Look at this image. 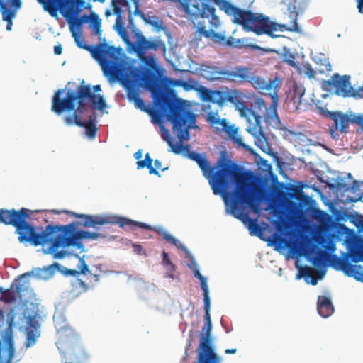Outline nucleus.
Listing matches in <instances>:
<instances>
[{
    "label": "nucleus",
    "mask_w": 363,
    "mask_h": 363,
    "mask_svg": "<svg viewBox=\"0 0 363 363\" xmlns=\"http://www.w3.org/2000/svg\"><path fill=\"white\" fill-rule=\"evenodd\" d=\"M333 263L334 265H337L347 276L354 277L357 279L359 276L362 275L361 266L350 264L346 258H341L333 255Z\"/></svg>",
    "instance_id": "nucleus-15"
},
{
    "label": "nucleus",
    "mask_w": 363,
    "mask_h": 363,
    "mask_svg": "<svg viewBox=\"0 0 363 363\" xmlns=\"http://www.w3.org/2000/svg\"><path fill=\"white\" fill-rule=\"evenodd\" d=\"M89 17L85 14L74 19L70 26L72 36L79 48L88 50L98 61L106 74L116 75L121 70L122 60L118 55L119 49L106 43H99L95 46L86 45L82 36L73 30L74 26L81 28L83 23L89 20Z\"/></svg>",
    "instance_id": "nucleus-7"
},
{
    "label": "nucleus",
    "mask_w": 363,
    "mask_h": 363,
    "mask_svg": "<svg viewBox=\"0 0 363 363\" xmlns=\"http://www.w3.org/2000/svg\"><path fill=\"white\" fill-rule=\"evenodd\" d=\"M300 273L306 278H311L312 279L311 283L312 285H315L317 284V279L315 277L317 272L314 268L305 266L300 269Z\"/></svg>",
    "instance_id": "nucleus-25"
},
{
    "label": "nucleus",
    "mask_w": 363,
    "mask_h": 363,
    "mask_svg": "<svg viewBox=\"0 0 363 363\" xmlns=\"http://www.w3.org/2000/svg\"><path fill=\"white\" fill-rule=\"evenodd\" d=\"M11 1H12V3H13V5L16 8L20 7V6H21V1L20 0H11Z\"/></svg>",
    "instance_id": "nucleus-49"
},
{
    "label": "nucleus",
    "mask_w": 363,
    "mask_h": 363,
    "mask_svg": "<svg viewBox=\"0 0 363 363\" xmlns=\"http://www.w3.org/2000/svg\"><path fill=\"white\" fill-rule=\"evenodd\" d=\"M135 250H139L141 249V246L140 245H136L135 246Z\"/></svg>",
    "instance_id": "nucleus-57"
},
{
    "label": "nucleus",
    "mask_w": 363,
    "mask_h": 363,
    "mask_svg": "<svg viewBox=\"0 0 363 363\" xmlns=\"http://www.w3.org/2000/svg\"><path fill=\"white\" fill-rule=\"evenodd\" d=\"M155 101L165 113L167 119L172 124L173 133L178 138V142L174 143L169 131L164 129L161 136L171 148V151L175 154H179L184 150H189V145H184V141L189 139V130L196 127V116L184 106V101L181 99H172L164 94L155 95Z\"/></svg>",
    "instance_id": "nucleus-6"
},
{
    "label": "nucleus",
    "mask_w": 363,
    "mask_h": 363,
    "mask_svg": "<svg viewBox=\"0 0 363 363\" xmlns=\"http://www.w3.org/2000/svg\"><path fill=\"white\" fill-rule=\"evenodd\" d=\"M318 262V259L317 258L314 259L313 264H317V262Z\"/></svg>",
    "instance_id": "nucleus-60"
},
{
    "label": "nucleus",
    "mask_w": 363,
    "mask_h": 363,
    "mask_svg": "<svg viewBox=\"0 0 363 363\" xmlns=\"http://www.w3.org/2000/svg\"><path fill=\"white\" fill-rule=\"evenodd\" d=\"M6 22H7L6 30H11V28H12V21H6Z\"/></svg>",
    "instance_id": "nucleus-54"
},
{
    "label": "nucleus",
    "mask_w": 363,
    "mask_h": 363,
    "mask_svg": "<svg viewBox=\"0 0 363 363\" xmlns=\"http://www.w3.org/2000/svg\"><path fill=\"white\" fill-rule=\"evenodd\" d=\"M191 345V340L189 341V343H188V346H187V348L186 349V350H187Z\"/></svg>",
    "instance_id": "nucleus-58"
},
{
    "label": "nucleus",
    "mask_w": 363,
    "mask_h": 363,
    "mask_svg": "<svg viewBox=\"0 0 363 363\" xmlns=\"http://www.w3.org/2000/svg\"><path fill=\"white\" fill-rule=\"evenodd\" d=\"M0 6L2 9V19L4 21H11L14 14L12 11L9 10L6 7V4L0 1Z\"/></svg>",
    "instance_id": "nucleus-30"
},
{
    "label": "nucleus",
    "mask_w": 363,
    "mask_h": 363,
    "mask_svg": "<svg viewBox=\"0 0 363 363\" xmlns=\"http://www.w3.org/2000/svg\"><path fill=\"white\" fill-rule=\"evenodd\" d=\"M226 15L231 17L232 22L241 26L246 32H252L257 35L266 34L274 37L273 32L277 30V25L269 17L250 10L237 7L227 0H213ZM182 6L189 20L196 28V40L202 37L214 42H223L225 37L216 32L221 26L220 18L216 13V9L204 2V0H184Z\"/></svg>",
    "instance_id": "nucleus-3"
},
{
    "label": "nucleus",
    "mask_w": 363,
    "mask_h": 363,
    "mask_svg": "<svg viewBox=\"0 0 363 363\" xmlns=\"http://www.w3.org/2000/svg\"><path fill=\"white\" fill-rule=\"evenodd\" d=\"M330 69H331L330 64L326 60H324V62H322L320 65V67L318 69V72L320 74H323L326 72L330 71Z\"/></svg>",
    "instance_id": "nucleus-37"
},
{
    "label": "nucleus",
    "mask_w": 363,
    "mask_h": 363,
    "mask_svg": "<svg viewBox=\"0 0 363 363\" xmlns=\"http://www.w3.org/2000/svg\"><path fill=\"white\" fill-rule=\"evenodd\" d=\"M137 167H138V169H143L144 167H147V164L146 161H144L143 160H138L137 162Z\"/></svg>",
    "instance_id": "nucleus-43"
},
{
    "label": "nucleus",
    "mask_w": 363,
    "mask_h": 363,
    "mask_svg": "<svg viewBox=\"0 0 363 363\" xmlns=\"http://www.w3.org/2000/svg\"><path fill=\"white\" fill-rule=\"evenodd\" d=\"M206 99L211 103L218 105L220 108L228 102L227 90H213L211 91L207 95Z\"/></svg>",
    "instance_id": "nucleus-22"
},
{
    "label": "nucleus",
    "mask_w": 363,
    "mask_h": 363,
    "mask_svg": "<svg viewBox=\"0 0 363 363\" xmlns=\"http://www.w3.org/2000/svg\"><path fill=\"white\" fill-rule=\"evenodd\" d=\"M319 109H320V112H321V113H323V108H320H320H319Z\"/></svg>",
    "instance_id": "nucleus-63"
},
{
    "label": "nucleus",
    "mask_w": 363,
    "mask_h": 363,
    "mask_svg": "<svg viewBox=\"0 0 363 363\" xmlns=\"http://www.w3.org/2000/svg\"><path fill=\"white\" fill-rule=\"evenodd\" d=\"M89 18L91 20L92 28H94L98 25H99V26H101V19L99 18V16L96 13H92L90 15Z\"/></svg>",
    "instance_id": "nucleus-39"
},
{
    "label": "nucleus",
    "mask_w": 363,
    "mask_h": 363,
    "mask_svg": "<svg viewBox=\"0 0 363 363\" xmlns=\"http://www.w3.org/2000/svg\"><path fill=\"white\" fill-rule=\"evenodd\" d=\"M40 325L36 318L33 315H30L27 320V329L39 330Z\"/></svg>",
    "instance_id": "nucleus-34"
},
{
    "label": "nucleus",
    "mask_w": 363,
    "mask_h": 363,
    "mask_svg": "<svg viewBox=\"0 0 363 363\" xmlns=\"http://www.w3.org/2000/svg\"><path fill=\"white\" fill-rule=\"evenodd\" d=\"M68 274L72 275V276H76L77 274H79V272L77 270H74V269H69L67 271Z\"/></svg>",
    "instance_id": "nucleus-50"
},
{
    "label": "nucleus",
    "mask_w": 363,
    "mask_h": 363,
    "mask_svg": "<svg viewBox=\"0 0 363 363\" xmlns=\"http://www.w3.org/2000/svg\"><path fill=\"white\" fill-rule=\"evenodd\" d=\"M326 115H329L334 121L336 130L339 128L342 133L347 132L349 124L351 123V117L340 112H328Z\"/></svg>",
    "instance_id": "nucleus-17"
},
{
    "label": "nucleus",
    "mask_w": 363,
    "mask_h": 363,
    "mask_svg": "<svg viewBox=\"0 0 363 363\" xmlns=\"http://www.w3.org/2000/svg\"><path fill=\"white\" fill-rule=\"evenodd\" d=\"M289 30L290 31H298V26L297 23H294V25L293 26V28H289Z\"/></svg>",
    "instance_id": "nucleus-51"
},
{
    "label": "nucleus",
    "mask_w": 363,
    "mask_h": 363,
    "mask_svg": "<svg viewBox=\"0 0 363 363\" xmlns=\"http://www.w3.org/2000/svg\"><path fill=\"white\" fill-rule=\"evenodd\" d=\"M134 157H135L136 160H140V159L142 157V150H138V151L134 154Z\"/></svg>",
    "instance_id": "nucleus-47"
},
{
    "label": "nucleus",
    "mask_w": 363,
    "mask_h": 363,
    "mask_svg": "<svg viewBox=\"0 0 363 363\" xmlns=\"http://www.w3.org/2000/svg\"><path fill=\"white\" fill-rule=\"evenodd\" d=\"M162 264L165 269L164 277L171 279L172 280L178 279L179 277L176 274L177 267L170 260L168 253L165 251H163L162 252Z\"/></svg>",
    "instance_id": "nucleus-21"
},
{
    "label": "nucleus",
    "mask_w": 363,
    "mask_h": 363,
    "mask_svg": "<svg viewBox=\"0 0 363 363\" xmlns=\"http://www.w3.org/2000/svg\"><path fill=\"white\" fill-rule=\"evenodd\" d=\"M93 90L94 92H98L101 91V86L100 85H95L93 86Z\"/></svg>",
    "instance_id": "nucleus-53"
},
{
    "label": "nucleus",
    "mask_w": 363,
    "mask_h": 363,
    "mask_svg": "<svg viewBox=\"0 0 363 363\" xmlns=\"http://www.w3.org/2000/svg\"><path fill=\"white\" fill-rule=\"evenodd\" d=\"M351 123L358 125L360 130H363V113L352 116Z\"/></svg>",
    "instance_id": "nucleus-35"
},
{
    "label": "nucleus",
    "mask_w": 363,
    "mask_h": 363,
    "mask_svg": "<svg viewBox=\"0 0 363 363\" xmlns=\"http://www.w3.org/2000/svg\"><path fill=\"white\" fill-rule=\"evenodd\" d=\"M28 275H29V273H25V274H22L21 277H26Z\"/></svg>",
    "instance_id": "nucleus-62"
},
{
    "label": "nucleus",
    "mask_w": 363,
    "mask_h": 363,
    "mask_svg": "<svg viewBox=\"0 0 363 363\" xmlns=\"http://www.w3.org/2000/svg\"><path fill=\"white\" fill-rule=\"evenodd\" d=\"M154 164H155V168L156 169H160L162 171H164V170L168 169V167L162 168V162H161V161H160L158 160H155Z\"/></svg>",
    "instance_id": "nucleus-42"
},
{
    "label": "nucleus",
    "mask_w": 363,
    "mask_h": 363,
    "mask_svg": "<svg viewBox=\"0 0 363 363\" xmlns=\"http://www.w3.org/2000/svg\"><path fill=\"white\" fill-rule=\"evenodd\" d=\"M140 96L137 89L133 85L127 86V98L129 101H133Z\"/></svg>",
    "instance_id": "nucleus-32"
},
{
    "label": "nucleus",
    "mask_w": 363,
    "mask_h": 363,
    "mask_svg": "<svg viewBox=\"0 0 363 363\" xmlns=\"http://www.w3.org/2000/svg\"><path fill=\"white\" fill-rule=\"evenodd\" d=\"M143 160L146 161L147 164V169H149V173L150 174H153L160 176L158 171L152 167V159L150 157L149 153L145 154V160Z\"/></svg>",
    "instance_id": "nucleus-33"
},
{
    "label": "nucleus",
    "mask_w": 363,
    "mask_h": 363,
    "mask_svg": "<svg viewBox=\"0 0 363 363\" xmlns=\"http://www.w3.org/2000/svg\"><path fill=\"white\" fill-rule=\"evenodd\" d=\"M304 72L309 78H314L315 77V71L311 67L309 64L304 67Z\"/></svg>",
    "instance_id": "nucleus-40"
},
{
    "label": "nucleus",
    "mask_w": 363,
    "mask_h": 363,
    "mask_svg": "<svg viewBox=\"0 0 363 363\" xmlns=\"http://www.w3.org/2000/svg\"><path fill=\"white\" fill-rule=\"evenodd\" d=\"M31 211L25 208L20 210L0 209V223L6 225H12L18 234L20 242H30L33 246H43L45 242L52 240V235L62 232L54 242V247L59 246H75L81 239L97 240L101 237L99 233L84 230H77V223L73 222L66 225L49 224L45 230L37 232L36 228L31 225L28 220L30 218Z\"/></svg>",
    "instance_id": "nucleus-4"
},
{
    "label": "nucleus",
    "mask_w": 363,
    "mask_h": 363,
    "mask_svg": "<svg viewBox=\"0 0 363 363\" xmlns=\"http://www.w3.org/2000/svg\"><path fill=\"white\" fill-rule=\"evenodd\" d=\"M363 186V182H359L358 181L353 182L352 186H351V191L353 193H356L357 191H359L358 193V198L354 200L356 201H363V191H361V186Z\"/></svg>",
    "instance_id": "nucleus-31"
},
{
    "label": "nucleus",
    "mask_w": 363,
    "mask_h": 363,
    "mask_svg": "<svg viewBox=\"0 0 363 363\" xmlns=\"http://www.w3.org/2000/svg\"><path fill=\"white\" fill-rule=\"evenodd\" d=\"M3 291H5L1 287H0V293L2 294Z\"/></svg>",
    "instance_id": "nucleus-61"
},
{
    "label": "nucleus",
    "mask_w": 363,
    "mask_h": 363,
    "mask_svg": "<svg viewBox=\"0 0 363 363\" xmlns=\"http://www.w3.org/2000/svg\"><path fill=\"white\" fill-rule=\"evenodd\" d=\"M65 89H58L52 99L51 110L57 115H61L64 111H72L69 116L63 118L66 125L70 126L74 124L86 129V135L89 138H94L97 128L95 123V116L90 117L88 121H82L81 115L90 106L94 110H104L106 103L103 96L96 94L91 91L89 85L80 84L76 89L67 90L65 96L62 99L61 95Z\"/></svg>",
    "instance_id": "nucleus-5"
},
{
    "label": "nucleus",
    "mask_w": 363,
    "mask_h": 363,
    "mask_svg": "<svg viewBox=\"0 0 363 363\" xmlns=\"http://www.w3.org/2000/svg\"><path fill=\"white\" fill-rule=\"evenodd\" d=\"M201 77L211 82H229L237 84L250 83L252 86L270 97L272 101L267 106L265 101L255 96L252 102V108L245 104V94L239 89H227L228 102L232 104L238 111L241 117L248 122L246 130L255 139V145L262 148L267 145V138L262 130V119L269 125L278 126L280 120L277 113L278 91L281 82L278 77L265 81L260 77L255 76L252 69L248 67L237 66L228 70L219 66L209 64H201L198 69Z\"/></svg>",
    "instance_id": "nucleus-1"
},
{
    "label": "nucleus",
    "mask_w": 363,
    "mask_h": 363,
    "mask_svg": "<svg viewBox=\"0 0 363 363\" xmlns=\"http://www.w3.org/2000/svg\"><path fill=\"white\" fill-rule=\"evenodd\" d=\"M287 62L291 65H294V61H290V60H288Z\"/></svg>",
    "instance_id": "nucleus-59"
},
{
    "label": "nucleus",
    "mask_w": 363,
    "mask_h": 363,
    "mask_svg": "<svg viewBox=\"0 0 363 363\" xmlns=\"http://www.w3.org/2000/svg\"><path fill=\"white\" fill-rule=\"evenodd\" d=\"M40 335L39 330L26 329V347L33 346Z\"/></svg>",
    "instance_id": "nucleus-26"
},
{
    "label": "nucleus",
    "mask_w": 363,
    "mask_h": 363,
    "mask_svg": "<svg viewBox=\"0 0 363 363\" xmlns=\"http://www.w3.org/2000/svg\"><path fill=\"white\" fill-rule=\"evenodd\" d=\"M252 49H255V50H264V49H263L262 48H261L260 46H258L257 45H250Z\"/></svg>",
    "instance_id": "nucleus-52"
},
{
    "label": "nucleus",
    "mask_w": 363,
    "mask_h": 363,
    "mask_svg": "<svg viewBox=\"0 0 363 363\" xmlns=\"http://www.w3.org/2000/svg\"><path fill=\"white\" fill-rule=\"evenodd\" d=\"M323 86L325 89H335V93L342 97H357L358 91L353 89L350 83L349 75H340L334 74L330 79L323 82Z\"/></svg>",
    "instance_id": "nucleus-10"
},
{
    "label": "nucleus",
    "mask_w": 363,
    "mask_h": 363,
    "mask_svg": "<svg viewBox=\"0 0 363 363\" xmlns=\"http://www.w3.org/2000/svg\"><path fill=\"white\" fill-rule=\"evenodd\" d=\"M135 106L140 109L141 111L150 113V110L147 109L145 106V104L143 101V100L139 96L138 98H136L135 100L133 101Z\"/></svg>",
    "instance_id": "nucleus-36"
},
{
    "label": "nucleus",
    "mask_w": 363,
    "mask_h": 363,
    "mask_svg": "<svg viewBox=\"0 0 363 363\" xmlns=\"http://www.w3.org/2000/svg\"><path fill=\"white\" fill-rule=\"evenodd\" d=\"M340 231L345 235V242L349 248L352 261L355 263L363 262V238L344 225L340 226Z\"/></svg>",
    "instance_id": "nucleus-12"
},
{
    "label": "nucleus",
    "mask_w": 363,
    "mask_h": 363,
    "mask_svg": "<svg viewBox=\"0 0 363 363\" xmlns=\"http://www.w3.org/2000/svg\"><path fill=\"white\" fill-rule=\"evenodd\" d=\"M211 300L209 295L203 296L205 311L204 325L199 334V344L196 349L197 359L195 363H220L221 359L215 352L211 337L212 324L210 315Z\"/></svg>",
    "instance_id": "nucleus-9"
},
{
    "label": "nucleus",
    "mask_w": 363,
    "mask_h": 363,
    "mask_svg": "<svg viewBox=\"0 0 363 363\" xmlns=\"http://www.w3.org/2000/svg\"><path fill=\"white\" fill-rule=\"evenodd\" d=\"M357 1L358 11L361 13H363V0H357Z\"/></svg>",
    "instance_id": "nucleus-45"
},
{
    "label": "nucleus",
    "mask_w": 363,
    "mask_h": 363,
    "mask_svg": "<svg viewBox=\"0 0 363 363\" xmlns=\"http://www.w3.org/2000/svg\"><path fill=\"white\" fill-rule=\"evenodd\" d=\"M329 249H330V251H334L335 250V245L334 244L330 245Z\"/></svg>",
    "instance_id": "nucleus-55"
},
{
    "label": "nucleus",
    "mask_w": 363,
    "mask_h": 363,
    "mask_svg": "<svg viewBox=\"0 0 363 363\" xmlns=\"http://www.w3.org/2000/svg\"><path fill=\"white\" fill-rule=\"evenodd\" d=\"M38 2L44 4V8L50 13L55 12L58 9H65L72 0H38Z\"/></svg>",
    "instance_id": "nucleus-23"
},
{
    "label": "nucleus",
    "mask_w": 363,
    "mask_h": 363,
    "mask_svg": "<svg viewBox=\"0 0 363 363\" xmlns=\"http://www.w3.org/2000/svg\"><path fill=\"white\" fill-rule=\"evenodd\" d=\"M237 352L236 348H232V349H226L225 350V354H235Z\"/></svg>",
    "instance_id": "nucleus-46"
},
{
    "label": "nucleus",
    "mask_w": 363,
    "mask_h": 363,
    "mask_svg": "<svg viewBox=\"0 0 363 363\" xmlns=\"http://www.w3.org/2000/svg\"><path fill=\"white\" fill-rule=\"evenodd\" d=\"M59 234L54 236L55 233L52 234V240L49 242H45V244H47V243H50V245L48 248V252L51 254H52L53 255V257L55 259H62L63 257H65V256L66 255V252L65 251H57V250L60 248V247H67V246H59L57 247H54L53 245H54V242H55L56 239L60 235L62 234V232H58Z\"/></svg>",
    "instance_id": "nucleus-24"
},
{
    "label": "nucleus",
    "mask_w": 363,
    "mask_h": 363,
    "mask_svg": "<svg viewBox=\"0 0 363 363\" xmlns=\"http://www.w3.org/2000/svg\"><path fill=\"white\" fill-rule=\"evenodd\" d=\"M117 3L122 4V5H125L127 4V1L126 0H113V4L114 5V9H113L114 13L119 16L121 15V13L122 11H121V8L116 6V4Z\"/></svg>",
    "instance_id": "nucleus-38"
},
{
    "label": "nucleus",
    "mask_w": 363,
    "mask_h": 363,
    "mask_svg": "<svg viewBox=\"0 0 363 363\" xmlns=\"http://www.w3.org/2000/svg\"><path fill=\"white\" fill-rule=\"evenodd\" d=\"M305 88L301 84H295L293 87V93L289 99L288 104H291L293 111H298L302 103V98L305 94Z\"/></svg>",
    "instance_id": "nucleus-18"
},
{
    "label": "nucleus",
    "mask_w": 363,
    "mask_h": 363,
    "mask_svg": "<svg viewBox=\"0 0 363 363\" xmlns=\"http://www.w3.org/2000/svg\"><path fill=\"white\" fill-rule=\"evenodd\" d=\"M187 155L197 163L203 176L208 179L213 194L223 196L231 213L242 222H248L250 230L259 229L256 220L245 211L250 208L256 213L259 212L257 197L252 192V173L230 162H223L220 169L215 172L204 155L194 151H189Z\"/></svg>",
    "instance_id": "nucleus-2"
},
{
    "label": "nucleus",
    "mask_w": 363,
    "mask_h": 363,
    "mask_svg": "<svg viewBox=\"0 0 363 363\" xmlns=\"http://www.w3.org/2000/svg\"><path fill=\"white\" fill-rule=\"evenodd\" d=\"M72 214L75 218L82 219L83 222L82 223V225L86 228L95 227L96 225H104L108 223L118 224L121 228H124L126 225L136 226L143 229L153 230L159 235L162 236L167 242L179 247V240L170 235L164 228L160 227H152L148 224L120 216H91L79 214L77 213H72Z\"/></svg>",
    "instance_id": "nucleus-8"
},
{
    "label": "nucleus",
    "mask_w": 363,
    "mask_h": 363,
    "mask_svg": "<svg viewBox=\"0 0 363 363\" xmlns=\"http://www.w3.org/2000/svg\"><path fill=\"white\" fill-rule=\"evenodd\" d=\"M135 45V52L138 56L146 64H149L150 61H153L152 57L145 56V52L147 50L156 51L160 50L164 52L166 50L165 43L162 40L160 39L149 40L141 33L136 35Z\"/></svg>",
    "instance_id": "nucleus-13"
},
{
    "label": "nucleus",
    "mask_w": 363,
    "mask_h": 363,
    "mask_svg": "<svg viewBox=\"0 0 363 363\" xmlns=\"http://www.w3.org/2000/svg\"><path fill=\"white\" fill-rule=\"evenodd\" d=\"M317 310L320 316L328 318L334 311L330 299L325 296H319L317 302Z\"/></svg>",
    "instance_id": "nucleus-19"
},
{
    "label": "nucleus",
    "mask_w": 363,
    "mask_h": 363,
    "mask_svg": "<svg viewBox=\"0 0 363 363\" xmlns=\"http://www.w3.org/2000/svg\"><path fill=\"white\" fill-rule=\"evenodd\" d=\"M207 121L216 130L224 131L234 143L245 147L242 138L238 135V128L234 125H229L225 118L221 119L218 111L208 112Z\"/></svg>",
    "instance_id": "nucleus-11"
},
{
    "label": "nucleus",
    "mask_w": 363,
    "mask_h": 363,
    "mask_svg": "<svg viewBox=\"0 0 363 363\" xmlns=\"http://www.w3.org/2000/svg\"><path fill=\"white\" fill-rule=\"evenodd\" d=\"M194 277L199 279L201 282V288L203 291V296L209 295L208 287L206 279L200 273L198 269L194 271Z\"/></svg>",
    "instance_id": "nucleus-28"
},
{
    "label": "nucleus",
    "mask_w": 363,
    "mask_h": 363,
    "mask_svg": "<svg viewBox=\"0 0 363 363\" xmlns=\"http://www.w3.org/2000/svg\"><path fill=\"white\" fill-rule=\"evenodd\" d=\"M6 342L8 346V357L6 359V363H11L14 356V347L13 339L11 337H7L6 339Z\"/></svg>",
    "instance_id": "nucleus-29"
},
{
    "label": "nucleus",
    "mask_w": 363,
    "mask_h": 363,
    "mask_svg": "<svg viewBox=\"0 0 363 363\" xmlns=\"http://www.w3.org/2000/svg\"><path fill=\"white\" fill-rule=\"evenodd\" d=\"M79 274H86L89 272V267L83 259L79 261Z\"/></svg>",
    "instance_id": "nucleus-41"
},
{
    "label": "nucleus",
    "mask_w": 363,
    "mask_h": 363,
    "mask_svg": "<svg viewBox=\"0 0 363 363\" xmlns=\"http://www.w3.org/2000/svg\"><path fill=\"white\" fill-rule=\"evenodd\" d=\"M60 267V264L57 262L54 263L52 265L50 266L48 268H51V267Z\"/></svg>",
    "instance_id": "nucleus-56"
},
{
    "label": "nucleus",
    "mask_w": 363,
    "mask_h": 363,
    "mask_svg": "<svg viewBox=\"0 0 363 363\" xmlns=\"http://www.w3.org/2000/svg\"><path fill=\"white\" fill-rule=\"evenodd\" d=\"M131 76L135 81L142 80L145 86L149 89H152L155 86L154 75L148 72H142L137 68H133L130 72Z\"/></svg>",
    "instance_id": "nucleus-20"
},
{
    "label": "nucleus",
    "mask_w": 363,
    "mask_h": 363,
    "mask_svg": "<svg viewBox=\"0 0 363 363\" xmlns=\"http://www.w3.org/2000/svg\"><path fill=\"white\" fill-rule=\"evenodd\" d=\"M63 357L65 363H84L88 359L89 355L84 347L76 342L63 352Z\"/></svg>",
    "instance_id": "nucleus-14"
},
{
    "label": "nucleus",
    "mask_w": 363,
    "mask_h": 363,
    "mask_svg": "<svg viewBox=\"0 0 363 363\" xmlns=\"http://www.w3.org/2000/svg\"><path fill=\"white\" fill-rule=\"evenodd\" d=\"M62 52V48L61 45H57L54 47V53L55 55H61Z\"/></svg>",
    "instance_id": "nucleus-44"
},
{
    "label": "nucleus",
    "mask_w": 363,
    "mask_h": 363,
    "mask_svg": "<svg viewBox=\"0 0 363 363\" xmlns=\"http://www.w3.org/2000/svg\"><path fill=\"white\" fill-rule=\"evenodd\" d=\"M28 288L24 285L18 284L16 286L14 289L11 288L10 289H6L5 291H3L2 295H1L0 297V301L6 303H10L15 302L17 298L22 300L23 293Z\"/></svg>",
    "instance_id": "nucleus-16"
},
{
    "label": "nucleus",
    "mask_w": 363,
    "mask_h": 363,
    "mask_svg": "<svg viewBox=\"0 0 363 363\" xmlns=\"http://www.w3.org/2000/svg\"><path fill=\"white\" fill-rule=\"evenodd\" d=\"M93 29L94 30V32L96 35H101V26H99V25H98V26L94 27Z\"/></svg>",
    "instance_id": "nucleus-48"
},
{
    "label": "nucleus",
    "mask_w": 363,
    "mask_h": 363,
    "mask_svg": "<svg viewBox=\"0 0 363 363\" xmlns=\"http://www.w3.org/2000/svg\"><path fill=\"white\" fill-rule=\"evenodd\" d=\"M144 20L147 24L152 26L158 30L164 28V23L162 20L160 19L157 16H149L146 18H144Z\"/></svg>",
    "instance_id": "nucleus-27"
}]
</instances>
